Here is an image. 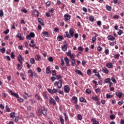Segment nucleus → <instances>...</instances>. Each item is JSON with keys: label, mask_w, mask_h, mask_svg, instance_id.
Listing matches in <instances>:
<instances>
[{"label": "nucleus", "mask_w": 124, "mask_h": 124, "mask_svg": "<svg viewBox=\"0 0 124 124\" xmlns=\"http://www.w3.org/2000/svg\"><path fill=\"white\" fill-rule=\"evenodd\" d=\"M78 51H79L80 52H82L83 50V48L82 46H78Z\"/></svg>", "instance_id": "39"}, {"label": "nucleus", "mask_w": 124, "mask_h": 124, "mask_svg": "<svg viewBox=\"0 0 124 124\" xmlns=\"http://www.w3.org/2000/svg\"><path fill=\"white\" fill-rule=\"evenodd\" d=\"M124 32V31L122 30H120L118 32V34L119 35H122V34Z\"/></svg>", "instance_id": "61"}, {"label": "nucleus", "mask_w": 124, "mask_h": 124, "mask_svg": "<svg viewBox=\"0 0 124 124\" xmlns=\"http://www.w3.org/2000/svg\"><path fill=\"white\" fill-rule=\"evenodd\" d=\"M46 74H49V73H51V67L48 66L46 69Z\"/></svg>", "instance_id": "15"}, {"label": "nucleus", "mask_w": 124, "mask_h": 124, "mask_svg": "<svg viewBox=\"0 0 124 124\" xmlns=\"http://www.w3.org/2000/svg\"><path fill=\"white\" fill-rule=\"evenodd\" d=\"M113 96H114V95H113V94L110 95V94H109V93H107V94H106V97H107V98H108V99L112 98V97H113Z\"/></svg>", "instance_id": "25"}, {"label": "nucleus", "mask_w": 124, "mask_h": 124, "mask_svg": "<svg viewBox=\"0 0 124 124\" xmlns=\"http://www.w3.org/2000/svg\"><path fill=\"white\" fill-rule=\"evenodd\" d=\"M92 99H93V100H94V101H98V100H99V99H98L97 96L94 97L93 96V95Z\"/></svg>", "instance_id": "26"}, {"label": "nucleus", "mask_w": 124, "mask_h": 124, "mask_svg": "<svg viewBox=\"0 0 124 124\" xmlns=\"http://www.w3.org/2000/svg\"><path fill=\"white\" fill-rule=\"evenodd\" d=\"M64 21L65 22H67V21H68V20H70V18L71 17V16H70V15L66 14L64 15Z\"/></svg>", "instance_id": "5"}, {"label": "nucleus", "mask_w": 124, "mask_h": 124, "mask_svg": "<svg viewBox=\"0 0 124 124\" xmlns=\"http://www.w3.org/2000/svg\"><path fill=\"white\" fill-rule=\"evenodd\" d=\"M72 100L74 101V103H75V104H77V103H78V99L77 98V97H75V96L73 97Z\"/></svg>", "instance_id": "18"}, {"label": "nucleus", "mask_w": 124, "mask_h": 124, "mask_svg": "<svg viewBox=\"0 0 124 124\" xmlns=\"http://www.w3.org/2000/svg\"><path fill=\"white\" fill-rule=\"evenodd\" d=\"M105 53L106 55H109V49H107L105 50Z\"/></svg>", "instance_id": "55"}, {"label": "nucleus", "mask_w": 124, "mask_h": 124, "mask_svg": "<svg viewBox=\"0 0 124 124\" xmlns=\"http://www.w3.org/2000/svg\"><path fill=\"white\" fill-rule=\"evenodd\" d=\"M28 76L29 77H33V76H36V74L32 72L31 69H30L28 71Z\"/></svg>", "instance_id": "4"}, {"label": "nucleus", "mask_w": 124, "mask_h": 124, "mask_svg": "<svg viewBox=\"0 0 124 124\" xmlns=\"http://www.w3.org/2000/svg\"><path fill=\"white\" fill-rule=\"evenodd\" d=\"M16 114V113L14 112H11L10 113V118H13V119L15 118Z\"/></svg>", "instance_id": "29"}, {"label": "nucleus", "mask_w": 124, "mask_h": 124, "mask_svg": "<svg viewBox=\"0 0 124 124\" xmlns=\"http://www.w3.org/2000/svg\"><path fill=\"white\" fill-rule=\"evenodd\" d=\"M55 78H56V80H60L61 79H62V76H61V75H59L56 76Z\"/></svg>", "instance_id": "37"}, {"label": "nucleus", "mask_w": 124, "mask_h": 124, "mask_svg": "<svg viewBox=\"0 0 124 124\" xmlns=\"http://www.w3.org/2000/svg\"><path fill=\"white\" fill-rule=\"evenodd\" d=\"M108 39L111 41H113V40H115V37H114V36L112 35L108 36Z\"/></svg>", "instance_id": "17"}, {"label": "nucleus", "mask_w": 124, "mask_h": 124, "mask_svg": "<svg viewBox=\"0 0 124 124\" xmlns=\"http://www.w3.org/2000/svg\"><path fill=\"white\" fill-rule=\"evenodd\" d=\"M113 19H119V18H120V16H119L117 15H115L113 16Z\"/></svg>", "instance_id": "47"}, {"label": "nucleus", "mask_w": 124, "mask_h": 124, "mask_svg": "<svg viewBox=\"0 0 124 124\" xmlns=\"http://www.w3.org/2000/svg\"><path fill=\"white\" fill-rule=\"evenodd\" d=\"M95 76H97V77L98 78V79H101V77H100V75L99 74V73L97 72L96 74H95Z\"/></svg>", "instance_id": "32"}, {"label": "nucleus", "mask_w": 124, "mask_h": 124, "mask_svg": "<svg viewBox=\"0 0 124 124\" xmlns=\"http://www.w3.org/2000/svg\"><path fill=\"white\" fill-rule=\"evenodd\" d=\"M3 16V11L0 10V17H2Z\"/></svg>", "instance_id": "59"}, {"label": "nucleus", "mask_w": 124, "mask_h": 124, "mask_svg": "<svg viewBox=\"0 0 124 124\" xmlns=\"http://www.w3.org/2000/svg\"><path fill=\"white\" fill-rule=\"evenodd\" d=\"M54 85L55 87L58 86V89H62V80L55 81L54 82Z\"/></svg>", "instance_id": "3"}, {"label": "nucleus", "mask_w": 124, "mask_h": 124, "mask_svg": "<svg viewBox=\"0 0 124 124\" xmlns=\"http://www.w3.org/2000/svg\"><path fill=\"white\" fill-rule=\"evenodd\" d=\"M0 51L1 53H4L5 52V48H4V47H2L0 49Z\"/></svg>", "instance_id": "50"}, {"label": "nucleus", "mask_w": 124, "mask_h": 124, "mask_svg": "<svg viewBox=\"0 0 124 124\" xmlns=\"http://www.w3.org/2000/svg\"><path fill=\"white\" fill-rule=\"evenodd\" d=\"M106 66L108 67V68H112V67H113V63H112V62L107 63Z\"/></svg>", "instance_id": "13"}, {"label": "nucleus", "mask_w": 124, "mask_h": 124, "mask_svg": "<svg viewBox=\"0 0 124 124\" xmlns=\"http://www.w3.org/2000/svg\"><path fill=\"white\" fill-rule=\"evenodd\" d=\"M29 95V93H25V94L23 95V96L25 99H28V96Z\"/></svg>", "instance_id": "40"}, {"label": "nucleus", "mask_w": 124, "mask_h": 124, "mask_svg": "<svg viewBox=\"0 0 124 124\" xmlns=\"http://www.w3.org/2000/svg\"><path fill=\"white\" fill-rule=\"evenodd\" d=\"M61 62L62 66H63V65H64V61L63 60V59L61 60Z\"/></svg>", "instance_id": "57"}, {"label": "nucleus", "mask_w": 124, "mask_h": 124, "mask_svg": "<svg viewBox=\"0 0 124 124\" xmlns=\"http://www.w3.org/2000/svg\"><path fill=\"white\" fill-rule=\"evenodd\" d=\"M62 51L65 52V51L67 50V46H66V45H64L63 46H62Z\"/></svg>", "instance_id": "24"}, {"label": "nucleus", "mask_w": 124, "mask_h": 124, "mask_svg": "<svg viewBox=\"0 0 124 124\" xmlns=\"http://www.w3.org/2000/svg\"><path fill=\"white\" fill-rule=\"evenodd\" d=\"M120 57V54H116L114 56V59H119Z\"/></svg>", "instance_id": "53"}, {"label": "nucleus", "mask_w": 124, "mask_h": 124, "mask_svg": "<svg viewBox=\"0 0 124 124\" xmlns=\"http://www.w3.org/2000/svg\"><path fill=\"white\" fill-rule=\"evenodd\" d=\"M77 117L79 121H81V120H82V115H81V114H78Z\"/></svg>", "instance_id": "41"}, {"label": "nucleus", "mask_w": 124, "mask_h": 124, "mask_svg": "<svg viewBox=\"0 0 124 124\" xmlns=\"http://www.w3.org/2000/svg\"><path fill=\"white\" fill-rule=\"evenodd\" d=\"M106 9L107 10H108V11H111V10H112V7H111L110 6H107L106 7Z\"/></svg>", "instance_id": "30"}, {"label": "nucleus", "mask_w": 124, "mask_h": 124, "mask_svg": "<svg viewBox=\"0 0 124 124\" xmlns=\"http://www.w3.org/2000/svg\"><path fill=\"white\" fill-rule=\"evenodd\" d=\"M98 35L97 34H95L94 36H93L92 37V43H94V41L96 40V37H97Z\"/></svg>", "instance_id": "19"}, {"label": "nucleus", "mask_w": 124, "mask_h": 124, "mask_svg": "<svg viewBox=\"0 0 124 124\" xmlns=\"http://www.w3.org/2000/svg\"><path fill=\"white\" fill-rule=\"evenodd\" d=\"M26 38L28 40H31V37L30 35H28L26 36Z\"/></svg>", "instance_id": "52"}, {"label": "nucleus", "mask_w": 124, "mask_h": 124, "mask_svg": "<svg viewBox=\"0 0 124 124\" xmlns=\"http://www.w3.org/2000/svg\"><path fill=\"white\" fill-rule=\"evenodd\" d=\"M42 34L43 36L45 37H49V33L47 31H44L42 32Z\"/></svg>", "instance_id": "16"}, {"label": "nucleus", "mask_w": 124, "mask_h": 124, "mask_svg": "<svg viewBox=\"0 0 124 124\" xmlns=\"http://www.w3.org/2000/svg\"><path fill=\"white\" fill-rule=\"evenodd\" d=\"M57 40H58V41H62V36H59L57 37Z\"/></svg>", "instance_id": "38"}, {"label": "nucleus", "mask_w": 124, "mask_h": 124, "mask_svg": "<svg viewBox=\"0 0 124 124\" xmlns=\"http://www.w3.org/2000/svg\"><path fill=\"white\" fill-rule=\"evenodd\" d=\"M55 99L57 102H59L60 101V98L57 96L55 97Z\"/></svg>", "instance_id": "45"}, {"label": "nucleus", "mask_w": 124, "mask_h": 124, "mask_svg": "<svg viewBox=\"0 0 124 124\" xmlns=\"http://www.w3.org/2000/svg\"><path fill=\"white\" fill-rule=\"evenodd\" d=\"M111 80L113 82V83H116L117 82V80H116V78H111Z\"/></svg>", "instance_id": "44"}, {"label": "nucleus", "mask_w": 124, "mask_h": 124, "mask_svg": "<svg viewBox=\"0 0 124 124\" xmlns=\"http://www.w3.org/2000/svg\"><path fill=\"white\" fill-rule=\"evenodd\" d=\"M17 59L19 62H21V61L23 60V58H22V56L20 54L18 55Z\"/></svg>", "instance_id": "36"}, {"label": "nucleus", "mask_w": 124, "mask_h": 124, "mask_svg": "<svg viewBox=\"0 0 124 124\" xmlns=\"http://www.w3.org/2000/svg\"><path fill=\"white\" fill-rule=\"evenodd\" d=\"M64 61L66 62V66H69L70 65L69 64V59L67 58V57H65L64 59Z\"/></svg>", "instance_id": "10"}, {"label": "nucleus", "mask_w": 124, "mask_h": 124, "mask_svg": "<svg viewBox=\"0 0 124 124\" xmlns=\"http://www.w3.org/2000/svg\"><path fill=\"white\" fill-rule=\"evenodd\" d=\"M117 96H118L119 98H121L122 97V96L123 95V93H116Z\"/></svg>", "instance_id": "48"}, {"label": "nucleus", "mask_w": 124, "mask_h": 124, "mask_svg": "<svg viewBox=\"0 0 124 124\" xmlns=\"http://www.w3.org/2000/svg\"><path fill=\"white\" fill-rule=\"evenodd\" d=\"M109 117L111 120H114V119H116V116L113 114L110 115Z\"/></svg>", "instance_id": "35"}, {"label": "nucleus", "mask_w": 124, "mask_h": 124, "mask_svg": "<svg viewBox=\"0 0 124 124\" xmlns=\"http://www.w3.org/2000/svg\"><path fill=\"white\" fill-rule=\"evenodd\" d=\"M66 55L69 57L71 56V51L69 50L68 52L66 53Z\"/></svg>", "instance_id": "51"}, {"label": "nucleus", "mask_w": 124, "mask_h": 124, "mask_svg": "<svg viewBox=\"0 0 124 124\" xmlns=\"http://www.w3.org/2000/svg\"><path fill=\"white\" fill-rule=\"evenodd\" d=\"M32 15H36L37 17H39V12L37 11V10H34L32 12Z\"/></svg>", "instance_id": "11"}, {"label": "nucleus", "mask_w": 124, "mask_h": 124, "mask_svg": "<svg viewBox=\"0 0 124 124\" xmlns=\"http://www.w3.org/2000/svg\"><path fill=\"white\" fill-rule=\"evenodd\" d=\"M79 101H80V102H83L84 103H86L87 102V100L83 97H81L80 98Z\"/></svg>", "instance_id": "22"}, {"label": "nucleus", "mask_w": 124, "mask_h": 124, "mask_svg": "<svg viewBox=\"0 0 124 124\" xmlns=\"http://www.w3.org/2000/svg\"><path fill=\"white\" fill-rule=\"evenodd\" d=\"M60 121L61 124H64V119H63L62 116H60Z\"/></svg>", "instance_id": "23"}, {"label": "nucleus", "mask_w": 124, "mask_h": 124, "mask_svg": "<svg viewBox=\"0 0 124 124\" xmlns=\"http://www.w3.org/2000/svg\"><path fill=\"white\" fill-rule=\"evenodd\" d=\"M47 108L45 107H42L41 108H37V114L38 116H42L43 115L44 116H46L47 115Z\"/></svg>", "instance_id": "1"}, {"label": "nucleus", "mask_w": 124, "mask_h": 124, "mask_svg": "<svg viewBox=\"0 0 124 124\" xmlns=\"http://www.w3.org/2000/svg\"><path fill=\"white\" fill-rule=\"evenodd\" d=\"M9 32V29H7L6 31H3V33L7 34Z\"/></svg>", "instance_id": "49"}, {"label": "nucleus", "mask_w": 124, "mask_h": 124, "mask_svg": "<svg viewBox=\"0 0 124 124\" xmlns=\"http://www.w3.org/2000/svg\"><path fill=\"white\" fill-rule=\"evenodd\" d=\"M71 64L72 66H75V59L71 60Z\"/></svg>", "instance_id": "33"}, {"label": "nucleus", "mask_w": 124, "mask_h": 124, "mask_svg": "<svg viewBox=\"0 0 124 124\" xmlns=\"http://www.w3.org/2000/svg\"><path fill=\"white\" fill-rule=\"evenodd\" d=\"M64 91H65V93H69V91H70V87H69V85H67L64 87Z\"/></svg>", "instance_id": "7"}, {"label": "nucleus", "mask_w": 124, "mask_h": 124, "mask_svg": "<svg viewBox=\"0 0 124 124\" xmlns=\"http://www.w3.org/2000/svg\"><path fill=\"white\" fill-rule=\"evenodd\" d=\"M89 20H90V22H93V21H94V18L93 16H90Z\"/></svg>", "instance_id": "31"}, {"label": "nucleus", "mask_w": 124, "mask_h": 124, "mask_svg": "<svg viewBox=\"0 0 124 124\" xmlns=\"http://www.w3.org/2000/svg\"><path fill=\"white\" fill-rule=\"evenodd\" d=\"M46 17H51V16H52V14L50 15V13H46Z\"/></svg>", "instance_id": "60"}, {"label": "nucleus", "mask_w": 124, "mask_h": 124, "mask_svg": "<svg viewBox=\"0 0 124 124\" xmlns=\"http://www.w3.org/2000/svg\"><path fill=\"white\" fill-rule=\"evenodd\" d=\"M86 93H91L92 92H91V90L90 89H87L86 90Z\"/></svg>", "instance_id": "58"}, {"label": "nucleus", "mask_w": 124, "mask_h": 124, "mask_svg": "<svg viewBox=\"0 0 124 124\" xmlns=\"http://www.w3.org/2000/svg\"><path fill=\"white\" fill-rule=\"evenodd\" d=\"M74 31L75 30L73 28H70L69 31H65V34L68 38H71L74 36Z\"/></svg>", "instance_id": "2"}, {"label": "nucleus", "mask_w": 124, "mask_h": 124, "mask_svg": "<svg viewBox=\"0 0 124 124\" xmlns=\"http://www.w3.org/2000/svg\"><path fill=\"white\" fill-rule=\"evenodd\" d=\"M47 91L48 93H58V90L56 89H54L53 90L49 89H47Z\"/></svg>", "instance_id": "8"}, {"label": "nucleus", "mask_w": 124, "mask_h": 124, "mask_svg": "<svg viewBox=\"0 0 124 124\" xmlns=\"http://www.w3.org/2000/svg\"><path fill=\"white\" fill-rule=\"evenodd\" d=\"M11 94L12 96H14L16 98H19V95H18V93H11Z\"/></svg>", "instance_id": "28"}, {"label": "nucleus", "mask_w": 124, "mask_h": 124, "mask_svg": "<svg viewBox=\"0 0 124 124\" xmlns=\"http://www.w3.org/2000/svg\"><path fill=\"white\" fill-rule=\"evenodd\" d=\"M97 50H98V51H100L102 50V47H101V46H99L97 47Z\"/></svg>", "instance_id": "64"}, {"label": "nucleus", "mask_w": 124, "mask_h": 124, "mask_svg": "<svg viewBox=\"0 0 124 124\" xmlns=\"http://www.w3.org/2000/svg\"><path fill=\"white\" fill-rule=\"evenodd\" d=\"M34 62H35V60H34V58H31L30 59V62L31 64H33L34 63Z\"/></svg>", "instance_id": "27"}, {"label": "nucleus", "mask_w": 124, "mask_h": 124, "mask_svg": "<svg viewBox=\"0 0 124 124\" xmlns=\"http://www.w3.org/2000/svg\"><path fill=\"white\" fill-rule=\"evenodd\" d=\"M29 35L31 37V38L34 37V36H35V34L32 32H30Z\"/></svg>", "instance_id": "34"}, {"label": "nucleus", "mask_w": 124, "mask_h": 124, "mask_svg": "<svg viewBox=\"0 0 124 124\" xmlns=\"http://www.w3.org/2000/svg\"><path fill=\"white\" fill-rule=\"evenodd\" d=\"M11 58H12V59H15V55H14L13 52H11Z\"/></svg>", "instance_id": "56"}, {"label": "nucleus", "mask_w": 124, "mask_h": 124, "mask_svg": "<svg viewBox=\"0 0 124 124\" xmlns=\"http://www.w3.org/2000/svg\"><path fill=\"white\" fill-rule=\"evenodd\" d=\"M91 122L92 123H93V124H99V122L96 121V119H95V118H92L91 119Z\"/></svg>", "instance_id": "12"}, {"label": "nucleus", "mask_w": 124, "mask_h": 124, "mask_svg": "<svg viewBox=\"0 0 124 124\" xmlns=\"http://www.w3.org/2000/svg\"><path fill=\"white\" fill-rule=\"evenodd\" d=\"M111 81V79L108 78L105 80V83H109Z\"/></svg>", "instance_id": "42"}, {"label": "nucleus", "mask_w": 124, "mask_h": 124, "mask_svg": "<svg viewBox=\"0 0 124 124\" xmlns=\"http://www.w3.org/2000/svg\"><path fill=\"white\" fill-rule=\"evenodd\" d=\"M38 23L41 24L42 26H44V23L43 22V20L41 18H38Z\"/></svg>", "instance_id": "21"}, {"label": "nucleus", "mask_w": 124, "mask_h": 124, "mask_svg": "<svg viewBox=\"0 0 124 124\" xmlns=\"http://www.w3.org/2000/svg\"><path fill=\"white\" fill-rule=\"evenodd\" d=\"M49 103L51 104V105H53V106L57 105L56 100H55V99H53L52 98H50L49 99Z\"/></svg>", "instance_id": "6"}, {"label": "nucleus", "mask_w": 124, "mask_h": 124, "mask_svg": "<svg viewBox=\"0 0 124 124\" xmlns=\"http://www.w3.org/2000/svg\"><path fill=\"white\" fill-rule=\"evenodd\" d=\"M102 71L103 73H105L106 74H108V73H109V70H107V68L105 67L102 68Z\"/></svg>", "instance_id": "9"}, {"label": "nucleus", "mask_w": 124, "mask_h": 124, "mask_svg": "<svg viewBox=\"0 0 124 124\" xmlns=\"http://www.w3.org/2000/svg\"><path fill=\"white\" fill-rule=\"evenodd\" d=\"M56 77H52L51 78H50V80L52 81V82H54V81H55V80H56Z\"/></svg>", "instance_id": "54"}, {"label": "nucleus", "mask_w": 124, "mask_h": 124, "mask_svg": "<svg viewBox=\"0 0 124 124\" xmlns=\"http://www.w3.org/2000/svg\"><path fill=\"white\" fill-rule=\"evenodd\" d=\"M52 76H56V75H57V73H56V70H52Z\"/></svg>", "instance_id": "43"}, {"label": "nucleus", "mask_w": 124, "mask_h": 124, "mask_svg": "<svg viewBox=\"0 0 124 124\" xmlns=\"http://www.w3.org/2000/svg\"><path fill=\"white\" fill-rule=\"evenodd\" d=\"M97 26H101V21H98L97 22Z\"/></svg>", "instance_id": "62"}, {"label": "nucleus", "mask_w": 124, "mask_h": 124, "mask_svg": "<svg viewBox=\"0 0 124 124\" xmlns=\"http://www.w3.org/2000/svg\"><path fill=\"white\" fill-rule=\"evenodd\" d=\"M70 58L71 60H74V55L71 54V55L70 56Z\"/></svg>", "instance_id": "63"}, {"label": "nucleus", "mask_w": 124, "mask_h": 124, "mask_svg": "<svg viewBox=\"0 0 124 124\" xmlns=\"http://www.w3.org/2000/svg\"><path fill=\"white\" fill-rule=\"evenodd\" d=\"M75 72L77 73V74H79V75H82L83 76V73L80 71V70L76 69Z\"/></svg>", "instance_id": "20"}, {"label": "nucleus", "mask_w": 124, "mask_h": 124, "mask_svg": "<svg viewBox=\"0 0 124 124\" xmlns=\"http://www.w3.org/2000/svg\"><path fill=\"white\" fill-rule=\"evenodd\" d=\"M87 73L88 75H91V74H92V71L90 69H88L87 71Z\"/></svg>", "instance_id": "46"}, {"label": "nucleus", "mask_w": 124, "mask_h": 124, "mask_svg": "<svg viewBox=\"0 0 124 124\" xmlns=\"http://www.w3.org/2000/svg\"><path fill=\"white\" fill-rule=\"evenodd\" d=\"M35 59L36 61H38V62L41 61V57L39 55H36L35 56Z\"/></svg>", "instance_id": "14"}]
</instances>
